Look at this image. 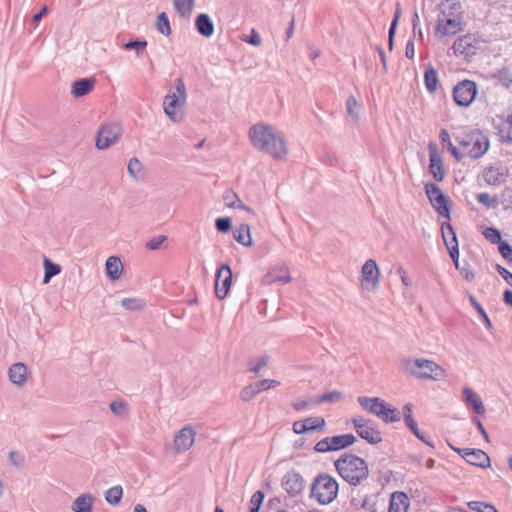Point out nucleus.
<instances>
[{
	"instance_id": "1",
	"label": "nucleus",
	"mask_w": 512,
	"mask_h": 512,
	"mask_svg": "<svg viewBox=\"0 0 512 512\" xmlns=\"http://www.w3.org/2000/svg\"><path fill=\"white\" fill-rule=\"evenodd\" d=\"M249 139L254 148L280 160L286 157L288 148L284 134L267 123H256L249 129Z\"/></svg>"
},
{
	"instance_id": "2",
	"label": "nucleus",
	"mask_w": 512,
	"mask_h": 512,
	"mask_svg": "<svg viewBox=\"0 0 512 512\" xmlns=\"http://www.w3.org/2000/svg\"><path fill=\"white\" fill-rule=\"evenodd\" d=\"M334 466L340 477L351 486L363 485L369 478L368 464L355 454H342L334 462Z\"/></svg>"
},
{
	"instance_id": "3",
	"label": "nucleus",
	"mask_w": 512,
	"mask_h": 512,
	"mask_svg": "<svg viewBox=\"0 0 512 512\" xmlns=\"http://www.w3.org/2000/svg\"><path fill=\"white\" fill-rule=\"evenodd\" d=\"M401 365L406 373L419 379L441 380L445 377V370L432 360L407 358Z\"/></svg>"
},
{
	"instance_id": "4",
	"label": "nucleus",
	"mask_w": 512,
	"mask_h": 512,
	"mask_svg": "<svg viewBox=\"0 0 512 512\" xmlns=\"http://www.w3.org/2000/svg\"><path fill=\"white\" fill-rule=\"evenodd\" d=\"M175 92L169 93L164 97L163 108L168 118L174 122L179 123L184 118L183 107L186 104L187 92L184 81L177 78L174 82Z\"/></svg>"
},
{
	"instance_id": "5",
	"label": "nucleus",
	"mask_w": 512,
	"mask_h": 512,
	"mask_svg": "<svg viewBox=\"0 0 512 512\" xmlns=\"http://www.w3.org/2000/svg\"><path fill=\"white\" fill-rule=\"evenodd\" d=\"M339 485L334 477L327 473L317 475L311 484L310 497L319 504H330L338 495Z\"/></svg>"
},
{
	"instance_id": "6",
	"label": "nucleus",
	"mask_w": 512,
	"mask_h": 512,
	"mask_svg": "<svg viewBox=\"0 0 512 512\" xmlns=\"http://www.w3.org/2000/svg\"><path fill=\"white\" fill-rule=\"evenodd\" d=\"M458 143L463 157L468 156L471 159L481 158L489 148L488 136L478 130L465 134Z\"/></svg>"
},
{
	"instance_id": "7",
	"label": "nucleus",
	"mask_w": 512,
	"mask_h": 512,
	"mask_svg": "<svg viewBox=\"0 0 512 512\" xmlns=\"http://www.w3.org/2000/svg\"><path fill=\"white\" fill-rule=\"evenodd\" d=\"M355 441L356 438L353 434H342L332 437H325L316 443L314 450L318 453L338 451L351 446Z\"/></svg>"
},
{
	"instance_id": "8",
	"label": "nucleus",
	"mask_w": 512,
	"mask_h": 512,
	"mask_svg": "<svg viewBox=\"0 0 512 512\" xmlns=\"http://www.w3.org/2000/svg\"><path fill=\"white\" fill-rule=\"evenodd\" d=\"M425 193L437 213L442 216L449 218L450 211L448 208V199L441 191L440 187L432 182L425 184Z\"/></svg>"
},
{
	"instance_id": "9",
	"label": "nucleus",
	"mask_w": 512,
	"mask_h": 512,
	"mask_svg": "<svg viewBox=\"0 0 512 512\" xmlns=\"http://www.w3.org/2000/svg\"><path fill=\"white\" fill-rule=\"evenodd\" d=\"M477 95V84L472 80H462L453 89V98L457 105L468 107Z\"/></svg>"
},
{
	"instance_id": "10",
	"label": "nucleus",
	"mask_w": 512,
	"mask_h": 512,
	"mask_svg": "<svg viewBox=\"0 0 512 512\" xmlns=\"http://www.w3.org/2000/svg\"><path fill=\"white\" fill-rule=\"evenodd\" d=\"M380 271L375 260L368 259L361 269V285L364 289L374 291L379 285Z\"/></svg>"
},
{
	"instance_id": "11",
	"label": "nucleus",
	"mask_w": 512,
	"mask_h": 512,
	"mask_svg": "<svg viewBox=\"0 0 512 512\" xmlns=\"http://www.w3.org/2000/svg\"><path fill=\"white\" fill-rule=\"evenodd\" d=\"M232 270L228 264H222L215 276V295L219 300H223L232 284Z\"/></svg>"
},
{
	"instance_id": "12",
	"label": "nucleus",
	"mask_w": 512,
	"mask_h": 512,
	"mask_svg": "<svg viewBox=\"0 0 512 512\" xmlns=\"http://www.w3.org/2000/svg\"><path fill=\"white\" fill-rule=\"evenodd\" d=\"M465 20L437 18L435 26V35L439 38L455 36L464 31Z\"/></svg>"
},
{
	"instance_id": "13",
	"label": "nucleus",
	"mask_w": 512,
	"mask_h": 512,
	"mask_svg": "<svg viewBox=\"0 0 512 512\" xmlns=\"http://www.w3.org/2000/svg\"><path fill=\"white\" fill-rule=\"evenodd\" d=\"M450 447L470 465L478 466L481 468L490 466V457L481 449L457 448L452 445H450Z\"/></svg>"
},
{
	"instance_id": "14",
	"label": "nucleus",
	"mask_w": 512,
	"mask_h": 512,
	"mask_svg": "<svg viewBox=\"0 0 512 512\" xmlns=\"http://www.w3.org/2000/svg\"><path fill=\"white\" fill-rule=\"evenodd\" d=\"M480 41L473 34H465L455 40L452 46L453 53L456 56L469 57L479 49Z\"/></svg>"
},
{
	"instance_id": "15",
	"label": "nucleus",
	"mask_w": 512,
	"mask_h": 512,
	"mask_svg": "<svg viewBox=\"0 0 512 512\" xmlns=\"http://www.w3.org/2000/svg\"><path fill=\"white\" fill-rule=\"evenodd\" d=\"M121 135V127L117 124L103 125L96 138V147L106 149L115 143Z\"/></svg>"
},
{
	"instance_id": "16",
	"label": "nucleus",
	"mask_w": 512,
	"mask_h": 512,
	"mask_svg": "<svg viewBox=\"0 0 512 512\" xmlns=\"http://www.w3.org/2000/svg\"><path fill=\"white\" fill-rule=\"evenodd\" d=\"M438 18L464 20V10L459 0H441L438 4Z\"/></svg>"
},
{
	"instance_id": "17",
	"label": "nucleus",
	"mask_w": 512,
	"mask_h": 512,
	"mask_svg": "<svg viewBox=\"0 0 512 512\" xmlns=\"http://www.w3.org/2000/svg\"><path fill=\"white\" fill-rule=\"evenodd\" d=\"M196 432L191 426H185L174 437V448L177 453L188 451L194 444Z\"/></svg>"
},
{
	"instance_id": "18",
	"label": "nucleus",
	"mask_w": 512,
	"mask_h": 512,
	"mask_svg": "<svg viewBox=\"0 0 512 512\" xmlns=\"http://www.w3.org/2000/svg\"><path fill=\"white\" fill-rule=\"evenodd\" d=\"M282 487L291 497H294L303 491L305 481L298 472L289 471L283 476Z\"/></svg>"
},
{
	"instance_id": "19",
	"label": "nucleus",
	"mask_w": 512,
	"mask_h": 512,
	"mask_svg": "<svg viewBox=\"0 0 512 512\" xmlns=\"http://www.w3.org/2000/svg\"><path fill=\"white\" fill-rule=\"evenodd\" d=\"M429 150V172L433 175L436 181H443L445 177L444 167L442 163V158L437 152V146L435 143L431 142L428 145Z\"/></svg>"
},
{
	"instance_id": "20",
	"label": "nucleus",
	"mask_w": 512,
	"mask_h": 512,
	"mask_svg": "<svg viewBox=\"0 0 512 512\" xmlns=\"http://www.w3.org/2000/svg\"><path fill=\"white\" fill-rule=\"evenodd\" d=\"M412 408H413V405L411 403H407L404 405L403 407V417H404V422L406 424V426L410 429V431L420 440L422 441L423 443H425L426 445L434 448V444L433 442L429 441L425 436L424 434L418 429V425H417V422L414 420L413 416H412Z\"/></svg>"
},
{
	"instance_id": "21",
	"label": "nucleus",
	"mask_w": 512,
	"mask_h": 512,
	"mask_svg": "<svg viewBox=\"0 0 512 512\" xmlns=\"http://www.w3.org/2000/svg\"><path fill=\"white\" fill-rule=\"evenodd\" d=\"M290 281L289 270L285 264L272 268L262 279V283L265 285H271L277 282L286 284Z\"/></svg>"
},
{
	"instance_id": "22",
	"label": "nucleus",
	"mask_w": 512,
	"mask_h": 512,
	"mask_svg": "<svg viewBox=\"0 0 512 512\" xmlns=\"http://www.w3.org/2000/svg\"><path fill=\"white\" fill-rule=\"evenodd\" d=\"M95 84L96 80L93 77L75 80L71 85V94L75 98L83 97L94 89Z\"/></svg>"
},
{
	"instance_id": "23",
	"label": "nucleus",
	"mask_w": 512,
	"mask_h": 512,
	"mask_svg": "<svg viewBox=\"0 0 512 512\" xmlns=\"http://www.w3.org/2000/svg\"><path fill=\"white\" fill-rule=\"evenodd\" d=\"M447 229L449 231V234H451V240L447 239L446 232L443 229V241L449 251V255H450L451 259L453 260L455 267H458L460 265L458 240H457L456 234L450 224H447Z\"/></svg>"
},
{
	"instance_id": "24",
	"label": "nucleus",
	"mask_w": 512,
	"mask_h": 512,
	"mask_svg": "<svg viewBox=\"0 0 512 512\" xmlns=\"http://www.w3.org/2000/svg\"><path fill=\"white\" fill-rule=\"evenodd\" d=\"M27 374V366L22 362L11 365L8 370L9 380L17 386H23L25 384Z\"/></svg>"
},
{
	"instance_id": "25",
	"label": "nucleus",
	"mask_w": 512,
	"mask_h": 512,
	"mask_svg": "<svg viewBox=\"0 0 512 512\" xmlns=\"http://www.w3.org/2000/svg\"><path fill=\"white\" fill-rule=\"evenodd\" d=\"M357 401L363 409L367 410L368 412H370L371 414H373L377 417L380 413L379 410L384 408V404L386 402L385 400H383L382 398H379V397H364V396L358 397Z\"/></svg>"
},
{
	"instance_id": "26",
	"label": "nucleus",
	"mask_w": 512,
	"mask_h": 512,
	"mask_svg": "<svg viewBox=\"0 0 512 512\" xmlns=\"http://www.w3.org/2000/svg\"><path fill=\"white\" fill-rule=\"evenodd\" d=\"M94 497L90 493L79 495L72 503L73 512H92Z\"/></svg>"
},
{
	"instance_id": "27",
	"label": "nucleus",
	"mask_w": 512,
	"mask_h": 512,
	"mask_svg": "<svg viewBox=\"0 0 512 512\" xmlns=\"http://www.w3.org/2000/svg\"><path fill=\"white\" fill-rule=\"evenodd\" d=\"M408 498L403 492H394L391 495L388 512H407Z\"/></svg>"
},
{
	"instance_id": "28",
	"label": "nucleus",
	"mask_w": 512,
	"mask_h": 512,
	"mask_svg": "<svg viewBox=\"0 0 512 512\" xmlns=\"http://www.w3.org/2000/svg\"><path fill=\"white\" fill-rule=\"evenodd\" d=\"M196 29L204 37H210L214 33V24L207 14H200L195 21Z\"/></svg>"
},
{
	"instance_id": "29",
	"label": "nucleus",
	"mask_w": 512,
	"mask_h": 512,
	"mask_svg": "<svg viewBox=\"0 0 512 512\" xmlns=\"http://www.w3.org/2000/svg\"><path fill=\"white\" fill-rule=\"evenodd\" d=\"M357 434L369 444H378L382 441L381 432L375 427L373 422L365 426V428H361Z\"/></svg>"
},
{
	"instance_id": "30",
	"label": "nucleus",
	"mask_w": 512,
	"mask_h": 512,
	"mask_svg": "<svg viewBox=\"0 0 512 512\" xmlns=\"http://www.w3.org/2000/svg\"><path fill=\"white\" fill-rule=\"evenodd\" d=\"M106 272L110 279L118 280L121 277L123 265L120 258L111 256L106 260Z\"/></svg>"
},
{
	"instance_id": "31",
	"label": "nucleus",
	"mask_w": 512,
	"mask_h": 512,
	"mask_svg": "<svg viewBox=\"0 0 512 512\" xmlns=\"http://www.w3.org/2000/svg\"><path fill=\"white\" fill-rule=\"evenodd\" d=\"M463 397L477 414H483L485 412L484 405L480 397L471 388L466 387L463 389Z\"/></svg>"
},
{
	"instance_id": "32",
	"label": "nucleus",
	"mask_w": 512,
	"mask_h": 512,
	"mask_svg": "<svg viewBox=\"0 0 512 512\" xmlns=\"http://www.w3.org/2000/svg\"><path fill=\"white\" fill-rule=\"evenodd\" d=\"M234 239L245 247L252 246L250 227L247 224H241L233 232Z\"/></svg>"
},
{
	"instance_id": "33",
	"label": "nucleus",
	"mask_w": 512,
	"mask_h": 512,
	"mask_svg": "<svg viewBox=\"0 0 512 512\" xmlns=\"http://www.w3.org/2000/svg\"><path fill=\"white\" fill-rule=\"evenodd\" d=\"M378 418L385 423L397 422L400 420V412L397 408L391 407L387 402L384 404V408L379 410Z\"/></svg>"
},
{
	"instance_id": "34",
	"label": "nucleus",
	"mask_w": 512,
	"mask_h": 512,
	"mask_svg": "<svg viewBox=\"0 0 512 512\" xmlns=\"http://www.w3.org/2000/svg\"><path fill=\"white\" fill-rule=\"evenodd\" d=\"M439 138L441 140V143L444 147H446L452 154V156L457 160L460 161L463 159V154L461 153L462 150L455 147L451 140L450 135L447 130L442 129L439 134Z\"/></svg>"
},
{
	"instance_id": "35",
	"label": "nucleus",
	"mask_w": 512,
	"mask_h": 512,
	"mask_svg": "<svg viewBox=\"0 0 512 512\" xmlns=\"http://www.w3.org/2000/svg\"><path fill=\"white\" fill-rule=\"evenodd\" d=\"M424 82L429 92H435L438 88V73L437 71L429 66L426 68L424 73Z\"/></svg>"
},
{
	"instance_id": "36",
	"label": "nucleus",
	"mask_w": 512,
	"mask_h": 512,
	"mask_svg": "<svg viewBox=\"0 0 512 512\" xmlns=\"http://www.w3.org/2000/svg\"><path fill=\"white\" fill-rule=\"evenodd\" d=\"M269 362V356L262 355L257 357H252L248 360V370L255 374H258L264 367L267 366Z\"/></svg>"
},
{
	"instance_id": "37",
	"label": "nucleus",
	"mask_w": 512,
	"mask_h": 512,
	"mask_svg": "<svg viewBox=\"0 0 512 512\" xmlns=\"http://www.w3.org/2000/svg\"><path fill=\"white\" fill-rule=\"evenodd\" d=\"M195 0H174L173 4L176 11L183 17H188L192 13Z\"/></svg>"
},
{
	"instance_id": "38",
	"label": "nucleus",
	"mask_w": 512,
	"mask_h": 512,
	"mask_svg": "<svg viewBox=\"0 0 512 512\" xmlns=\"http://www.w3.org/2000/svg\"><path fill=\"white\" fill-rule=\"evenodd\" d=\"M60 271L61 267L58 264L53 263L48 258H45L43 283L47 284L50 281V279L58 275Z\"/></svg>"
},
{
	"instance_id": "39",
	"label": "nucleus",
	"mask_w": 512,
	"mask_h": 512,
	"mask_svg": "<svg viewBox=\"0 0 512 512\" xmlns=\"http://www.w3.org/2000/svg\"><path fill=\"white\" fill-rule=\"evenodd\" d=\"M123 495V489L120 485L113 486L108 489L105 493V500L113 506H116L120 503Z\"/></svg>"
},
{
	"instance_id": "40",
	"label": "nucleus",
	"mask_w": 512,
	"mask_h": 512,
	"mask_svg": "<svg viewBox=\"0 0 512 512\" xmlns=\"http://www.w3.org/2000/svg\"><path fill=\"white\" fill-rule=\"evenodd\" d=\"M304 423L306 425L307 432L323 430L326 425L325 419L320 416L306 418L304 419Z\"/></svg>"
},
{
	"instance_id": "41",
	"label": "nucleus",
	"mask_w": 512,
	"mask_h": 512,
	"mask_svg": "<svg viewBox=\"0 0 512 512\" xmlns=\"http://www.w3.org/2000/svg\"><path fill=\"white\" fill-rule=\"evenodd\" d=\"M147 47L145 40H131L123 44L125 50H135L137 57H141Z\"/></svg>"
},
{
	"instance_id": "42",
	"label": "nucleus",
	"mask_w": 512,
	"mask_h": 512,
	"mask_svg": "<svg viewBox=\"0 0 512 512\" xmlns=\"http://www.w3.org/2000/svg\"><path fill=\"white\" fill-rule=\"evenodd\" d=\"M156 28L161 34L165 36H169L171 34L169 19L165 12H161L158 15Z\"/></svg>"
},
{
	"instance_id": "43",
	"label": "nucleus",
	"mask_w": 512,
	"mask_h": 512,
	"mask_svg": "<svg viewBox=\"0 0 512 512\" xmlns=\"http://www.w3.org/2000/svg\"><path fill=\"white\" fill-rule=\"evenodd\" d=\"M493 77L497 80L499 84L508 88L512 84V73L507 68H502L498 70Z\"/></svg>"
},
{
	"instance_id": "44",
	"label": "nucleus",
	"mask_w": 512,
	"mask_h": 512,
	"mask_svg": "<svg viewBox=\"0 0 512 512\" xmlns=\"http://www.w3.org/2000/svg\"><path fill=\"white\" fill-rule=\"evenodd\" d=\"M111 412L119 417H126L129 413L128 404L122 400H116L110 404Z\"/></svg>"
},
{
	"instance_id": "45",
	"label": "nucleus",
	"mask_w": 512,
	"mask_h": 512,
	"mask_svg": "<svg viewBox=\"0 0 512 512\" xmlns=\"http://www.w3.org/2000/svg\"><path fill=\"white\" fill-rule=\"evenodd\" d=\"M467 506L476 512H499L494 505L481 501H470Z\"/></svg>"
},
{
	"instance_id": "46",
	"label": "nucleus",
	"mask_w": 512,
	"mask_h": 512,
	"mask_svg": "<svg viewBox=\"0 0 512 512\" xmlns=\"http://www.w3.org/2000/svg\"><path fill=\"white\" fill-rule=\"evenodd\" d=\"M477 201L487 208H496L499 204V200L496 196H491L488 193H479L476 196Z\"/></svg>"
},
{
	"instance_id": "47",
	"label": "nucleus",
	"mask_w": 512,
	"mask_h": 512,
	"mask_svg": "<svg viewBox=\"0 0 512 512\" xmlns=\"http://www.w3.org/2000/svg\"><path fill=\"white\" fill-rule=\"evenodd\" d=\"M342 397V393L338 391H332L321 395L316 399H310L311 404L328 403L339 400Z\"/></svg>"
},
{
	"instance_id": "48",
	"label": "nucleus",
	"mask_w": 512,
	"mask_h": 512,
	"mask_svg": "<svg viewBox=\"0 0 512 512\" xmlns=\"http://www.w3.org/2000/svg\"><path fill=\"white\" fill-rule=\"evenodd\" d=\"M142 168H143V166L137 158L130 159L128 166H127L129 175L136 180L141 177Z\"/></svg>"
},
{
	"instance_id": "49",
	"label": "nucleus",
	"mask_w": 512,
	"mask_h": 512,
	"mask_svg": "<svg viewBox=\"0 0 512 512\" xmlns=\"http://www.w3.org/2000/svg\"><path fill=\"white\" fill-rule=\"evenodd\" d=\"M469 301L471 303V305L477 310V312L479 313L480 317L482 318V320L484 321L486 327L488 329H491L492 328V323L487 315V313L485 312V310L483 309V307L481 306V304L476 300V298L473 296V295H470L469 296Z\"/></svg>"
},
{
	"instance_id": "50",
	"label": "nucleus",
	"mask_w": 512,
	"mask_h": 512,
	"mask_svg": "<svg viewBox=\"0 0 512 512\" xmlns=\"http://www.w3.org/2000/svg\"><path fill=\"white\" fill-rule=\"evenodd\" d=\"M223 200L226 203V205L230 208L242 207V201L240 200L238 195L234 193L232 190H227L223 194Z\"/></svg>"
},
{
	"instance_id": "51",
	"label": "nucleus",
	"mask_w": 512,
	"mask_h": 512,
	"mask_svg": "<svg viewBox=\"0 0 512 512\" xmlns=\"http://www.w3.org/2000/svg\"><path fill=\"white\" fill-rule=\"evenodd\" d=\"M359 106H360L359 103L357 102L356 98L353 95H350L347 98V101H346L347 113L349 114V116L353 117L355 121H357L359 118V114H358Z\"/></svg>"
},
{
	"instance_id": "52",
	"label": "nucleus",
	"mask_w": 512,
	"mask_h": 512,
	"mask_svg": "<svg viewBox=\"0 0 512 512\" xmlns=\"http://www.w3.org/2000/svg\"><path fill=\"white\" fill-rule=\"evenodd\" d=\"M483 235L492 244H499L502 242L500 231L494 227H487L484 230Z\"/></svg>"
},
{
	"instance_id": "53",
	"label": "nucleus",
	"mask_w": 512,
	"mask_h": 512,
	"mask_svg": "<svg viewBox=\"0 0 512 512\" xmlns=\"http://www.w3.org/2000/svg\"><path fill=\"white\" fill-rule=\"evenodd\" d=\"M121 304L128 310H139L144 306V302L138 298H124Z\"/></svg>"
},
{
	"instance_id": "54",
	"label": "nucleus",
	"mask_w": 512,
	"mask_h": 512,
	"mask_svg": "<svg viewBox=\"0 0 512 512\" xmlns=\"http://www.w3.org/2000/svg\"><path fill=\"white\" fill-rule=\"evenodd\" d=\"M216 229L221 233H227L232 228V222L229 217H219L215 221Z\"/></svg>"
},
{
	"instance_id": "55",
	"label": "nucleus",
	"mask_w": 512,
	"mask_h": 512,
	"mask_svg": "<svg viewBox=\"0 0 512 512\" xmlns=\"http://www.w3.org/2000/svg\"><path fill=\"white\" fill-rule=\"evenodd\" d=\"M502 174L497 169L490 167L484 172V179L488 184L495 185L499 182V178Z\"/></svg>"
},
{
	"instance_id": "56",
	"label": "nucleus",
	"mask_w": 512,
	"mask_h": 512,
	"mask_svg": "<svg viewBox=\"0 0 512 512\" xmlns=\"http://www.w3.org/2000/svg\"><path fill=\"white\" fill-rule=\"evenodd\" d=\"M257 394H259V393H258L256 387L254 386V384H250L241 390L240 398L244 402H247V401H250L251 399H253Z\"/></svg>"
},
{
	"instance_id": "57",
	"label": "nucleus",
	"mask_w": 512,
	"mask_h": 512,
	"mask_svg": "<svg viewBox=\"0 0 512 512\" xmlns=\"http://www.w3.org/2000/svg\"><path fill=\"white\" fill-rule=\"evenodd\" d=\"M9 462L16 468H22L24 466L25 457L18 451L9 452Z\"/></svg>"
},
{
	"instance_id": "58",
	"label": "nucleus",
	"mask_w": 512,
	"mask_h": 512,
	"mask_svg": "<svg viewBox=\"0 0 512 512\" xmlns=\"http://www.w3.org/2000/svg\"><path fill=\"white\" fill-rule=\"evenodd\" d=\"M498 249L502 257L509 263H512V246L505 241L498 244Z\"/></svg>"
},
{
	"instance_id": "59",
	"label": "nucleus",
	"mask_w": 512,
	"mask_h": 512,
	"mask_svg": "<svg viewBox=\"0 0 512 512\" xmlns=\"http://www.w3.org/2000/svg\"><path fill=\"white\" fill-rule=\"evenodd\" d=\"M166 240L167 237L163 235L154 237L146 243V248L149 250H158Z\"/></svg>"
},
{
	"instance_id": "60",
	"label": "nucleus",
	"mask_w": 512,
	"mask_h": 512,
	"mask_svg": "<svg viewBox=\"0 0 512 512\" xmlns=\"http://www.w3.org/2000/svg\"><path fill=\"white\" fill-rule=\"evenodd\" d=\"M264 497H265V495L262 491H256L252 495L251 500H250L251 507L257 508L260 510L263 500H264Z\"/></svg>"
},
{
	"instance_id": "61",
	"label": "nucleus",
	"mask_w": 512,
	"mask_h": 512,
	"mask_svg": "<svg viewBox=\"0 0 512 512\" xmlns=\"http://www.w3.org/2000/svg\"><path fill=\"white\" fill-rule=\"evenodd\" d=\"M456 269L459 270L461 276L467 281H472L475 277L468 264L459 265Z\"/></svg>"
},
{
	"instance_id": "62",
	"label": "nucleus",
	"mask_w": 512,
	"mask_h": 512,
	"mask_svg": "<svg viewBox=\"0 0 512 512\" xmlns=\"http://www.w3.org/2000/svg\"><path fill=\"white\" fill-rule=\"evenodd\" d=\"M352 423L354 425L356 432H359L361 428H365V426L370 425L372 421L365 419L364 417L358 416L352 419Z\"/></svg>"
},
{
	"instance_id": "63",
	"label": "nucleus",
	"mask_w": 512,
	"mask_h": 512,
	"mask_svg": "<svg viewBox=\"0 0 512 512\" xmlns=\"http://www.w3.org/2000/svg\"><path fill=\"white\" fill-rule=\"evenodd\" d=\"M496 270L502 276V278L507 282V284L512 286V273L509 272L506 268H504L503 266H501L499 264L496 265Z\"/></svg>"
},
{
	"instance_id": "64",
	"label": "nucleus",
	"mask_w": 512,
	"mask_h": 512,
	"mask_svg": "<svg viewBox=\"0 0 512 512\" xmlns=\"http://www.w3.org/2000/svg\"><path fill=\"white\" fill-rule=\"evenodd\" d=\"M293 431L296 434H304L307 433V428L304 423V420L295 421L293 423Z\"/></svg>"
}]
</instances>
